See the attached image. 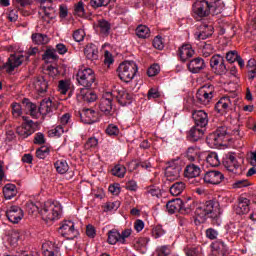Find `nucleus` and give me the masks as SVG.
<instances>
[{"instance_id":"nucleus-15","label":"nucleus","mask_w":256,"mask_h":256,"mask_svg":"<svg viewBox=\"0 0 256 256\" xmlns=\"http://www.w3.org/2000/svg\"><path fill=\"white\" fill-rule=\"evenodd\" d=\"M25 214L19 206H10L6 211V217L10 223L17 224L23 219Z\"/></svg>"},{"instance_id":"nucleus-51","label":"nucleus","mask_w":256,"mask_h":256,"mask_svg":"<svg viewBox=\"0 0 256 256\" xmlns=\"http://www.w3.org/2000/svg\"><path fill=\"white\" fill-rule=\"evenodd\" d=\"M11 107L13 117H21V115L23 114V108L21 107V104L14 102L12 103Z\"/></svg>"},{"instance_id":"nucleus-27","label":"nucleus","mask_w":256,"mask_h":256,"mask_svg":"<svg viewBox=\"0 0 256 256\" xmlns=\"http://www.w3.org/2000/svg\"><path fill=\"white\" fill-rule=\"evenodd\" d=\"M79 99L84 100L86 103H95L97 101V94L87 88H82L78 94Z\"/></svg>"},{"instance_id":"nucleus-23","label":"nucleus","mask_w":256,"mask_h":256,"mask_svg":"<svg viewBox=\"0 0 256 256\" xmlns=\"http://www.w3.org/2000/svg\"><path fill=\"white\" fill-rule=\"evenodd\" d=\"M187 67L190 73H201L205 69V60L199 57L194 58L188 63Z\"/></svg>"},{"instance_id":"nucleus-6","label":"nucleus","mask_w":256,"mask_h":256,"mask_svg":"<svg viewBox=\"0 0 256 256\" xmlns=\"http://www.w3.org/2000/svg\"><path fill=\"white\" fill-rule=\"evenodd\" d=\"M76 80L79 85L89 89L95 83V72L91 68L82 67L76 74Z\"/></svg>"},{"instance_id":"nucleus-19","label":"nucleus","mask_w":256,"mask_h":256,"mask_svg":"<svg viewBox=\"0 0 256 256\" xmlns=\"http://www.w3.org/2000/svg\"><path fill=\"white\" fill-rule=\"evenodd\" d=\"M232 105H233V100H231V97L224 96L216 103L215 111L223 115L224 113H227V111L231 109Z\"/></svg>"},{"instance_id":"nucleus-35","label":"nucleus","mask_w":256,"mask_h":256,"mask_svg":"<svg viewBox=\"0 0 256 256\" xmlns=\"http://www.w3.org/2000/svg\"><path fill=\"white\" fill-rule=\"evenodd\" d=\"M201 126H193L189 132H188V139L190 141H199V139H201V137H203L204 135V131L203 129L199 128Z\"/></svg>"},{"instance_id":"nucleus-2","label":"nucleus","mask_w":256,"mask_h":256,"mask_svg":"<svg viewBox=\"0 0 256 256\" xmlns=\"http://www.w3.org/2000/svg\"><path fill=\"white\" fill-rule=\"evenodd\" d=\"M40 216L45 223H55L63 217V206L59 202H44L40 206Z\"/></svg>"},{"instance_id":"nucleus-5","label":"nucleus","mask_w":256,"mask_h":256,"mask_svg":"<svg viewBox=\"0 0 256 256\" xmlns=\"http://www.w3.org/2000/svg\"><path fill=\"white\" fill-rule=\"evenodd\" d=\"M27 108L30 111V115L34 118H37L38 113H40V115H43V116L49 115V113H53L55 106L53 105V101H51V98H45L41 101L38 111H37V105L31 102L27 104Z\"/></svg>"},{"instance_id":"nucleus-41","label":"nucleus","mask_w":256,"mask_h":256,"mask_svg":"<svg viewBox=\"0 0 256 256\" xmlns=\"http://www.w3.org/2000/svg\"><path fill=\"white\" fill-rule=\"evenodd\" d=\"M41 205H43V203H40V202H33V201H30V202H27L26 204V211L29 213V215H33L35 213H40L41 211Z\"/></svg>"},{"instance_id":"nucleus-29","label":"nucleus","mask_w":256,"mask_h":256,"mask_svg":"<svg viewBox=\"0 0 256 256\" xmlns=\"http://www.w3.org/2000/svg\"><path fill=\"white\" fill-rule=\"evenodd\" d=\"M96 29L99 31L100 35L107 37L111 33V23L105 19H100L97 21Z\"/></svg>"},{"instance_id":"nucleus-46","label":"nucleus","mask_w":256,"mask_h":256,"mask_svg":"<svg viewBox=\"0 0 256 256\" xmlns=\"http://www.w3.org/2000/svg\"><path fill=\"white\" fill-rule=\"evenodd\" d=\"M224 166L227 169V171H230V173H234L235 175H237V173H239V162H224Z\"/></svg>"},{"instance_id":"nucleus-61","label":"nucleus","mask_w":256,"mask_h":256,"mask_svg":"<svg viewBox=\"0 0 256 256\" xmlns=\"http://www.w3.org/2000/svg\"><path fill=\"white\" fill-rule=\"evenodd\" d=\"M41 13H44L47 19H53V14L55 13V10L53 9V7L41 6Z\"/></svg>"},{"instance_id":"nucleus-56","label":"nucleus","mask_w":256,"mask_h":256,"mask_svg":"<svg viewBox=\"0 0 256 256\" xmlns=\"http://www.w3.org/2000/svg\"><path fill=\"white\" fill-rule=\"evenodd\" d=\"M198 154H199V150L195 147H189L186 152V155L189 161H195Z\"/></svg>"},{"instance_id":"nucleus-31","label":"nucleus","mask_w":256,"mask_h":256,"mask_svg":"<svg viewBox=\"0 0 256 256\" xmlns=\"http://www.w3.org/2000/svg\"><path fill=\"white\" fill-rule=\"evenodd\" d=\"M81 119L87 125H93V123H97V112H95V110L86 109L81 114Z\"/></svg>"},{"instance_id":"nucleus-4","label":"nucleus","mask_w":256,"mask_h":256,"mask_svg":"<svg viewBox=\"0 0 256 256\" xmlns=\"http://www.w3.org/2000/svg\"><path fill=\"white\" fill-rule=\"evenodd\" d=\"M184 166L185 162H183L179 157L168 161L165 170L166 181H177Z\"/></svg>"},{"instance_id":"nucleus-54","label":"nucleus","mask_w":256,"mask_h":256,"mask_svg":"<svg viewBox=\"0 0 256 256\" xmlns=\"http://www.w3.org/2000/svg\"><path fill=\"white\" fill-rule=\"evenodd\" d=\"M121 207V202L114 201V202H107L104 205V211H117Z\"/></svg>"},{"instance_id":"nucleus-22","label":"nucleus","mask_w":256,"mask_h":256,"mask_svg":"<svg viewBox=\"0 0 256 256\" xmlns=\"http://www.w3.org/2000/svg\"><path fill=\"white\" fill-rule=\"evenodd\" d=\"M228 249L227 244L221 240L212 242L211 244L212 256H225Z\"/></svg>"},{"instance_id":"nucleus-55","label":"nucleus","mask_w":256,"mask_h":256,"mask_svg":"<svg viewBox=\"0 0 256 256\" xmlns=\"http://www.w3.org/2000/svg\"><path fill=\"white\" fill-rule=\"evenodd\" d=\"M187 256H203V249L201 247L189 248L186 250Z\"/></svg>"},{"instance_id":"nucleus-32","label":"nucleus","mask_w":256,"mask_h":256,"mask_svg":"<svg viewBox=\"0 0 256 256\" xmlns=\"http://www.w3.org/2000/svg\"><path fill=\"white\" fill-rule=\"evenodd\" d=\"M195 35L198 39H202V40L209 39V37L213 35V26L204 24L200 26V32H196Z\"/></svg>"},{"instance_id":"nucleus-60","label":"nucleus","mask_w":256,"mask_h":256,"mask_svg":"<svg viewBox=\"0 0 256 256\" xmlns=\"http://www.w3.org/2000/svg\"><path fill=\"white\" fill-rule=\"evenodd\" d=\"M156 254L158 256H168L171 254V249H169V246H159L156 249Z\"/></svg>"},{"instance_id":"nucleus-11","label":"nucleus","mask_w":256,"mask_h":256,"mask_svg":"<svg viewBox=\"0 0 256 256\" xmlns=\"http://www.w3.org/2000/svg\"><path fill=\"white\" fill-rule=\"evenodd\" d=\"M59 233L66 239H75V237L79 235V232L75 229V223L71 220L62 222L59 228Z\"/></svg>"},{"instance_id":"nucleus-24","label":"nucleus","mask_w":256,"mask_h":256,"mask_svg":"<svg viewBox=\"0 0 256 256\" xmlns=\"http://www.w3.org/2000/svg\"><path fill=\"white\" fill-rule=\"evenodd\" d=\"M178 55L181 61H187V59H191L195 55V50H193L191 44H184L179 48Z\"/></svg>"},{"instance_id":"nucleus-64","label":"nucleus","mask_w":256,"mask_h":256,"mask_svg":"<svg viewBox=\"0 0 256 256\" xmlns=\"http://www.w3.org/2000/svg\"><path fill=\"white\" fill-rule=\"evenodd\" d=\"M160 71V67L157 64H153L152 66L149 67L147 73L148 77H155V75H158Z\"/></svg>"},{"instance_id":"nucleus-30","label":"nucleus","mask_w":256,"mask_h":256,"mask_svg":"<svg viewBox=\"0 0 256 256\" xmlns=\"http://www.w3.org/2000/svg\"><path fill=\"white\" fill-rule=\"evenodd\" d=\"M118 94L116 95L118 99V103L122 105V107H125L126 105H131V101L133 99V96L127 92L125 89L118 90Z\"/></svg>"},{"instance_id":"nucleus-37","label":"nucleus","mask_w":256,"mask_h":256,"mask_svg":"<svg viewBox=\"0 0 256 256\" xmlns=\"http://www.w3.org/2000/svg\"><path fill=\"white\" fill-rule=\"evenodd\" d=\"M32 41L36 45H47L49 43V36L41 33L32 34Z\"/></svg>"},{"instance_id":"nucleus-59","label":"nucleus","mask_w":256,"mask_h":256,"mask_svg":"<svg viewBox=\"0 0 256 256\" xmlns=\"http://www.w3.org/2000/svg\"><path fill=\"white\" fill-rule=\"evenodd\" d=\"M206 237L207 239H210L211 241H215L217 237H219V232L214 228H208L206 230Z\"/></svg>"},{"instance_id":"nucleus-16","label":"nucleus","mask_w":256,"mask_h":256,"mask_svg":"<svg viewBox=\"0 0 256 256\" xmlns=\"http://www.w3.org/2000/svg\"><path fill=\"white\" fill-rule=\"evenodd\" d=\"M192 119H194L195 125L201 129L207 127L209 123V115L204 110H195L192 113Z\"/></svg>"},{"instance_id":"nucleus-1","label":"nucleus","mask_w":256,"mask_h":256,"mask_svg":"<svg viewBox=\"0 0 256 256\" xmlns=\"http://www.w3.org/2000/svg\"><path fill=\"white\" fill-rule=\"evenodd\" d=\"M188 209H195V221L205 223L207 217H215V213H219V202L210 200L206 203H191L188 204Z\"/></svg>"},{"instance_id":"nucleus-14","label":"nucleus","mask_w":256,"mask_h":256,"mask_svg":"<svg viewBox=\"0 0 256 256\" xmlns=\"http://www.w3.org/2000/svg\"><path fill=\"white\" fill-rule=\"evenodd\" d=\"M210 67H212L219 75L227 73V66L225 65V58L219 54H216L210 59Z\"/></svg>"},{"instance_id":"nucleus-48","label":"nucleus","mask_w":256,"mask_h":256,"mask_svg":"<svg viewBox=\"0 0 256 256\" xmlns=\"http://www.w3.org/2000/svg\"><path fill=\"white\" fill-rule=\"evenodd\" d=\"M165 235V229H163V226L161 225H156L152 229V237L154 239H159V237H163Z\"/></svg>"},{"instance_id":"nucleus-8","label":"nucleus","mask_w":256,"mask_h":256,"mask_svg":"<svg viewBox=\"0 0 256 256\" xmlns=\"http://www.w3.org/2000/svg\"><path fill=\"white\" fill-rule=\"evenodd\" d=\"M213 97H215V88L212 85H204L196 93L197 101L201 105H209L213 101Z\"/></svg>"},{"instance_id":"nucleus-9","label":"nucleus","mask_w":256,"mask_h":256,"mask_svg":"<svg viewBox=\"0 0 256 256\" xmlns=\"http://www.w3.org/2000/svg\"><path fill=\"white\" fill-rule=\"evenodd\" d=\"M113 97H115V94L105 92L100 100L99 109L101 113L109 117L113 116L115 113V110L113 109Z\"/></svg>"},{"instance_id":"nucleus-45","label":"nucleus","mask_w":256,"mask_h":256,"mask_svg":"<svg viewBox=\"0 0 256 256\" xmlns=\"http://www.w3.org/2000/svg\"><path fill=\"white\" fill-rule=\"evenodd\" d=\"M125 173H127V168L125 166L118 164L112 169V175L115 177L123 178L125 177Z\"/></svg>"},{"instance_id":"nucleus-13","label":"nucleus","mask_w":256,"mask_h":256,"mask_svg":"<svg viewBox=\"0 0 256 256\" xmlns=\"http://www.w3.org/2000/svg\"><path fill=\"white\" fill-rule=\"evenodd\" d=\"M29 59V56H24L21 53L12 54L8 58V62L6 63V69L9 73L11 71H14L16 67H19V65L23 64V61H27Z\"/></svg>"},{"instance_id":"nucleus-36","label":"nucleus","mask_w":256,"mask_h":256,"mask_svg":"<svg viewBox=\"0 0 256 256\" xmlns=\"http://www.w3.org/2000/svg\"><path fill=\"white\" fill-rule=\"evenodd\" d=\"M185 191V184L184 182H176L170 187V193L173 197H179L181 193Z\"/></svg>"},{"instance_id":"nucleus-57","label":"nucleus","mask_w":256,"mask_h":256,"mask_svg":"<svg viewBox=\"0 0 256 256\" xmlns=\"http://www.w3.org/2000/svg\"><path fill=\"white\" fill-rule=\"evenodd\" d=\"M106 133L107 135H109L110 137H117V135H119V127H117L114 124H110L108 125V127L106 128Z\"/></svg>"},{"instance_id":"nucleus-50","label":"nucleus","mask_w":256,"mask_h":256,"mask_svg":"<svg viewBox=\"0 0 256 256\" xmlns=\"http://www.w3.org/2000/svg\"><path fill=\"white\" fill-rule=\"evenodd\" d=\"M50 151L51 149L49 147L42 146L36 151V157H38V159H45V157L49 155Z\"/></svg>"},{"instance_id":"nucleus-34","label":"nucleus","mask_w":256,"mask_h":256,"mask_svg":"<svg viewBox=\"0 0 256 256\" xmlns=\"http://www.w3.org/2000/svg\"><path fill=\"white\" fill-rule=\"evenodd\" d=\"M17 186L15 184L8 183L3 187V195L5 199L11 200L17 196Z\"/></svg>"},{"instance_id":"nucleus-3","label":"nucleus","mask_w":256,"mask_h":256,"mask_svg":"<svg viewBox=\"0 0 256 256\" xmlns=\"http://www.w3.org/2000/svg\"><path fill=\"white\" fill-rule=\"evenodd\" d=\"M137 71H139V68L135 61H124L117 69L118 77L121 79V81H124V83H131V81L135 79Z\"/></svg>"},{"instance_id":"nucleus-42","label":"nucleus","mask_w":256,"mask_h":256,"mask_svg":"<svg viewBox=\"0 0 256 256\" xmlns=\"http://www.w3.org/2000/svg\"><path fill=\"white\" fill-rule=\"evenodd\" d=\"M71 89V81L60 80L58 83V91L61 95H67V92Z\"/></svg>"},{"instance_id":"nucleus-7","label":"nucleus","mask_w":256,"mask_h":256,"mask_svg":"<svg viewBox=\"0 0 256 256\" xmlns=\"http://www.w3.org/2000/svg\"><path fill=\"white\" fill-rule=\"evenodd\" d=\"M227 134H228L227 127L221 126L217 128L215 132L211 133L207 137L206 141L208 145H210L211 147H219L223 145V141L227 139Z\"/></svg>"},{"instance_id":"nucleus-33","label":"nucleus","mask_w":256,"mask_h":256,"mask_svg":"<svg viewBox=\"0 0 256 256\" xmlns=\"http://www.w3.org/2000/svg\"><path fill=\"white\" fill-rule=\"evenodd\" d=\"M184 175L188 177V179L199 177V175H201V168L195 164H189L184 170Z\"/></svg>"},{"instance_id":"nucleus-10","label":"nucleus","mask_w":256,"mask_h":256,"mask_svg":"<svg viewBox=\"0 0 256 256\" xmlns=\"http://www.w3.org/2000/svg\"><path fill=\"white\" fill-rule=\"evenodd\" d=\"M166 209L170 215H173V213H177V211H184L185 213H191V208H189V204L183 203V200L176 198L173 200H170L166 204Z\"/></svg>"},{"instance_id":"nucleus-20","label":"nucleus","mask_w":256,"mask_h":256,"mask_svg":"<svg viewBox=\"0 0 256 256\" xmlns=\"http://www.w3.org/2000/svg\"><path fill=\"white\" fill-rule=\"evenodd\" d=\"M33 88L36 93L42 94L47 93V89L49 88V83L47 82V78L44 76H38L33 80Z\"/></svg>"},{"instance_id":"nucleus-38","label":"nucleus","mask_w":256,"mask_h":256,"mask_svg":"<svg viewBox=\"0 0 256 256\" xmlns=\"http://www.w3.org/2000/svg\"><path fill=\"white\" fill-rule=\"evenodd\" d=\"M206 161L210 167H219L221 165V160H219V155L216 152L208 153Z\"/></svg>"},{"instance_id":"nucleus-49","label":"nucleus","mask_w":256,"mask_h":256,"mask_svg":"<svg viewBox=\"0 0 256 256\" xmlns=\"http://www.w3.org/2000/svg\"><path fill=\"white\" fill-rule=\"evenodd\" d=\"M74 13L78 17H85V4H83V1H80L75 5Z\"/></svg>"},{"instance_id":"nucleus-63","label":"nucleus","mask_w":256,"mask_h":256,"mask_svg":"<svg viewBox=\"0 0 256 256\" xmlns=\"http://www.w3.org/2000/svg\"><path fill=\"white\" fill-rule=\"evenodd\" d=\"M153 47L159 51L163 50L165 45L163 44V38L161 36H156L153 40Z\"/></svg>"},{"instance_id":"nucleus-25","label":"nucleus","mask_w":256,"mask_h":256,"mask_svg":"<svg viewBox=\"0 0 256 256\" xmlns=\"http://www.w3.org/2000/svg\"><path fill=\"white\" fill-rule=\"evenodd\" d=\"M84 55L89 61H97L99 59V49L95 44H88L84 48Z\"/></svg>"},{"instance_id":"nucleus-40","label":"nucleus","mask_w":256,"mask_h":256,"mask_svg":"<svg viewBox=\"0 0 256 256\" xmlns=\"http://www.w3.org/2000/svg\"><path fill=\"white\" fill-rule=\"evenodd\" d=\"M136 35L139 39H147L151 35V30L146 25H139L136 28Z\"/></svg>"},{"instance_id":"nucleus-28","label":"nucleus","mask_w":256,"mask_h":256,"mask_svg":"<svg viewBox=\"0 0 256 256\" xmlns=\"http://www.w3.org/2000/svg\"><path fill=\"white\" fill-rule=\"evenodd\" d=\"M42 251L44 256H57L61 249L52 242H47L42 245Z\"/></svg>"},{"instance_id":"nucleus-26","label":"nucleus","mask_w":256,"mask_h":256,"mask_svg":"<svg viewBox=\"0 0 256 256\" xmlns=\"http://www.w3.org/2000/svg\"><path fill=\"white\" fill-rule=\"evenodd\" d=\"M236 215H247L249 212V199L239 198L238 204L234 207Z\"/></svg>"},{"instance_id":"nucleus-21","label":"nucleus","mask_w":256,"mask_h":256,"mask_svg":"<svg viewBox=\"0 0 256 256\" xmlns=\"http://www.w3.org/2000/svg\"><path fill=\"white\" fill-rule=\"evenodd\" d=\"M54 167L59 175H65V173H67L68 177H66V179H73L74 173L72 171L69 172V164L66 160H57L54 163Z\"/></svg>"},{"instance_id":"nucleus-12","label":"nucleus","mask_w":256,"mask_h":256,"mask_svg":"<svg viewBox=\"0 0 256 256\" xmlns=\"http://www.w3.org/2000/svg\"><path fill=\"white\" fill-rule=\"evenodd\" d=\"M37 129V124L32 120L26 121L21 126L17 127L16 133L21 137V139H27L33 132Z\"/></svg>"},{"instance_id":"nucleus-39","label":"nucleus","mask_w":256,"mask_h":256,"mask_svg":"<svg viewBox=\"0 0 256 256\" xmlns=\"http://www.w3.org/2000/svg\"><path fill=\"white\" fill-rule=\"evenodd\" d=\"M108 243L110 245H117L121 243V233L117 230H111L108 232Z\"/></svg>"},{"instance_id":"nucleus-18","label":"nucleus","mask_w":256,"mask_h":256,"mask_svg":"<svg viewBox=\"0 0 256 256\" xmlns=\"http://www.w3.org/2000/svg\"><path fill=\"white\" fill-rule=\"evenodd\" d=\"M225 176L220 171H208L204 175V182L209 185H219Z\"/></svg>"},{"instance_id":"nucleus-58","label":"nucleus","mask_w":256,"mask_h":256,"mask_svg":"<svg viewBox=\"0 0 256 256\" xmlns=\"http://www.w3.org/2000/svg\"><path fill=\"white\" fill-rule=\"evenodd\" d=\"M73 39L77 43H81L85 39V30L83 29H78L73 33Z\"/></svg>"},{"instance_id":"nucleus-43","label":"nucleus","mask_w":256,"mask_h":256,"mask_svg":"<svg viewBox=\"0 0 256 256\" xmlns=\"http://www.w3.org/2000/svg\"><path fill=\"white\" fill-rule=\"evenodd\" d=\"M237 237H239V234L237 231L232 230L231 228H229L224 235V239L227 240L230 245H233L235 241H237Z\"/></svg>"},{"instance_id":"nucleus-47","label":"nucleus","mask_w":256,"mask_h":256,"mask_svg":"<svg viewBox=\"0 0 256 256\" xmlns=\"http://www.w3.org/2000/svg\"><path fill=\"white\" fill-rule=\"evenodd\" d=\"M142 167V169H151V163L145 161L140 162L139 164L136 161H132L129 163L130 171H134V169H137V167Z\"/></svg>"},{"instance_id":"nucleus-53","label":"nucleus","mask_w":256,"mask_h":256,"mask_svg":"<svg viewBox=\"0 0 256 256\" xmlns=\"http://www.w3.org/2000/svg\"><path fill=\"white\" fill-rule=\"evenodd\" d=\"M111 0H91L90 5L94 9H99V7H107Z\"/></svg>"},{"instance_id":"nucleus-52","label":"nucleus","mask_w":256,"mask_h":256,"mask_svg":"<svg viewBox=\"0 0 256 256\" xmlns=\"http://www.w3.org/2000/svg\"><path fill=\"white\" fill-rule=\"evenodd\" d=\"M239 56V52L236 50H230L226 53V61H228V63H235Z\"/></svg>"},{"instance_id":"nucleus-17","label":"nucleus","mask_w":256,"mask_h":256,"mask_svg":"<svg viewBox=\"0 0 256 256\" xmlns=\"http://www.w3.org/2000/svg\"><path fill=\"white\" fill-rule=\"evenodd\" d=\"M210 9L211 6L209 5V2L205 0L196 1L193 4V13L198 17H207V14L209 13Z\"/></svg>"},{"instance_id":"nucleus-44","label":"nucleus","mask_w":256,"mask_h":256,"mask_svg":"<svg viewBox=\"0 0 256 256\" xmlns=\"http://www.w3.org/2000/svg\"><path fill=\"white\" fill-rule=\"evenodd\" d=\"M97 145H99V140L95 137H90L84 144V149L86 151H93V149H97Z\"/></svg>"},{"instance_id":"nucleus-62","label":"nucleus","mask_w":256,"mask_h":256,"mask_svg":"<svg viewBox=\"0 0 256 256\" xmlns=\"http://www.w3.org/2000/svg\"><path fill=\"white\" fill-rule=\"evenodd\" d=\"M147 195H150L151 197H156V199H159L161 197V189L155 188V187H149L146 191Z\"/></svg>"}]
</instances>
